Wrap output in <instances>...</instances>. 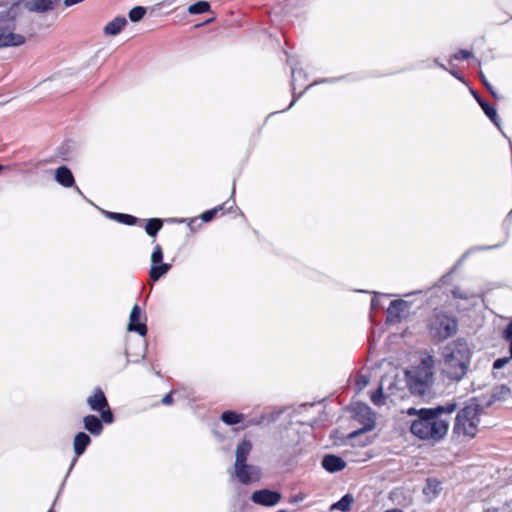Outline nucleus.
Wrapping results in <instances>:
<instances>
[{
  "label": "nucleus",
  "mask_w": 512,
  "mask_h": 512,
  "mask_svg": "<svg viewBox=\"0 0 512 512\" xmlns=\"http://www.w3.org/2000/svg\"><path fill=\"white\" fill-rule=\"evenodd\" d=\"M410 305L404 300H394L387 310V321L391 323L399 322L402 318L408 316Z\"/></svg>",
  "instance_id": "1a4fd4ad"
},
{
  "label": "nucleus",
  "mask_w": 512,
  "mask_h": 512,
  "mask_svg": "<svg viewBox=\"0 0 512 512\" xmlns=\"http://www.w3.org/2000/svg\"><path fill=\"white\" fill-rule=\"evenodd\" d=\"M162 225H163V223H162L161 219L152 218V219L148 220L145 230L149 236L154 237L158 233V231L162 228Z\"/></svg>",
  "instance_id": "4be33fe9"
},
{
  "label": "nucleus",
  "mask_w": 512,
  "mask_h": 512,
  "mask_svg": "<svg viewBox=\"0 0 512 512\" xmlns=\"http://www.w3.org/2000/svg\"><path fill=\"white\" fill-rule=\"evenodd\" d=\"M277 512H286L285 510H280V511H277Z\"/></svg>",
  "instance_id": "37998d69"
},
{
  "label": "nucleus",
  "mask_w": 512,
  "mask_h": 512,
  "mask_svg": "<svg viewBox=\"0 0 512 512\" xmlns=\"http://www.w3.org/2000/svg\"><path fill=\"white\" fill-rule=\"evenodd\" d=\"M478 100V103L480 104V106L482 107L484 113L487 115V117L493 122L495 123L496 125H498V122H497V112H496V109L494 107H492L491 105H489L488 103L480 100V99H477Z\"/></svg>",
  "instance_id": "393cba45"
},
{
  "label": "nucleus",
  "mask_w": 512,
  "mask_h": 512,
  "mask_svg": "<svg viewBox=\"0 0 512 512\" xmlns=\"http://www.w3.org/2000/svg\"><path fill=\"white\" fill-rule=\"evenodd\" d=\"M90 441V437L84 432H79L76 434L73 442L75 454L80 456L85 451Z\"/></svg>",
  "instance_id": "a211bd4d"
},
{
  "label": "nucleus",
  "mask_w": 512,
  "mask_h": 512,
  "mask_svg": "<svg viewBox=\"0 0 512 512\" xmlns=\"http://www.w3.org/2000/svg\"><path fill=\"white\" fill-rule=\"evenodd\" d=\"M48 512H54L53 510H49Z\"/></svg>",
  "instance_id": "a18cd8bd"
},
{
  "label": "nucleus",
  "mask_w": 512,
  "mask_h": 512,
  "mask_svg": "<svg viewBox=\"0 0 512 512\" xmlns=\"http://www.w3.org/2000/svg\"><path fill=\"white\" fill-rule=\"evenodd\" d=\"M503 337H504V339L506 341L509 342V345H510V347H509L510 358H512V320L510 321V323L508 324V326L504 330Z\"/></svg>",
  "instance_id": "c85d7f7f"
},
{
  "label": "nucleus",
  "mask_w": 512,
  "mask_h": 512,
  "mask_svg": "<svg viewBox=\"0 0 512 512\" xmlns=\"http://www.w3.org/2000/svg\"><path fill=\"white\" fill-rule=\"evenodd\" d=\"M107 215L111 219L117 220L118 222H121V223L127 224V225H133L137 221V219L134 216H131L128 214L108 212Z\"/></svg>",
  "instance_id": "5701e85b"
},
{
  "label": "nucleus",
  "mask_w": 512,
  "mask_h": 512,
  "mask_svg": "<svg viewBox=\"0 0 512 512\" xmlns=\"http://www.w3.org/2000/svg\"><path fill=\"white\" fill-rule=\"evenodd\" d=\"M87 403L93 411H98L101 413V419L103 422H113V414L101 389L95 390L94 394L87 398Z\"/></svg>",
  "instance_id": "423d86ee"
},
{
  "label": "nucleus",
  "mask_w": 512,
  "mask_h": 512,
  "mask_svg": "<svg viewBox=\"0 0 512 512\" xmlns=\"http://www.w3.org/2000/svg\"><path fill=\"white\" fill-rule=\"evenodd\" d=\"M252 449V444L248 440H243L240 442L236 449V461L235 466L242 465L246 463L247 457Z\"/></svg>",
  "instance_id": "dca6fc26"
},
{
  "label": "nucleus",
  "mask_w": 512,
  "mask_h": 512,
  "mask_svg": "<svg viewBox=\"0 0 512 512\" xmlns=\"http://www.w3.org/2000/svg\"><path fill=\"white\" fill-rule=\"evenodd\" d=\"M510 359H511L510 357H504V358L497 359L493 364V368L494 369L503 368L509 362Z\"/></svg>",
  "instance_id": "72a5a7b5"
},
{
  "label": "nucleus",
  "mask_w": 512,
  "mask_h": 512,
  "mask_svg": "<svg viewBox=\"0 0 512 512\" xmlns=\"http://www.w3.org/2000/svg\"><path fill=\"white\" fill-rule=\"evenodd\" d=\"M472 56V53L468 50H460L458 53L454 54L453 58L455 60H464L468 59Z\"/></svg>",
  "instance_id": "473e14b6"
},
{
  "label": "nucleus",
  "mask_w": 512,
  "mask_h": 512,
  "mask_svg": "<svg viewBox=\"0 0 512 512\" xmlns=\"http://www.w3.org/2000/svg\"><path fill=\"white\" fill-rule=\"evenodd\" d=\"M359 409H360V411L364 412L368 416L372 415L371 409L367 405H361L359 407ZM368 420H369L370 423L365 428V430H371L373 428V426H374V422H373L372 417H368Z\"/></svg>",
  "instance_id": "2f4dec72"
},
{
  "label": "nucleus",
  "mask_w": 512,
  "mask_h": 512,
  "mask_svg": "<svg viewBox=\"0 0 512 512\" xmlns=\"http://www.w3.org/2000/svg\"><path fill=\"white\" fill-rule=\"evenodd\" d=\"M322 466L329 472H336L345 468V462L338 456L326 455L322 460Z\"/></svg>",
  "instance_id": "2eb2a0df"
},
{
  "label": "nucleus",
  "mask_w": 512,
  "mask_h": 512,
  "mask_svg": "<svg viewBox=\"0 0 512 512\" xmlns=\"http://www.w3.org/2000/svg\"><path fill=\"white\" fill-rule=\"evenodd\" d=\"M295 101H296V99H294V100L291 102V104H290V106H289V107H291L292 105H294Z\"/></svg>",
  "instance_id": "a19ab883"
},
{
  "label": "nucleus",
  "mask_w": 512,
  "mask_h": 512,
  "mask_svg": "<svg viewBox=\"0 0 512 512\" xmlns=\"http://www.w3.org/2000/svg\"><path fill=\"white\" fill-rule=\"evenodd\" d=\"M386 512H403L399 509H390V510H387Z\"/></svg>",
  "instance_id": "58836bf2"
},
{
  "label": "nucleus",
  "mask_w": 512,
  "mask_h": 512,
  "mask_svg": "<svg viewBox=\"0 0 512 512\" xmlns=\"http://www.w3.org/2000/svg\"><path fill=\"white\" fill-rule=\"evenodd\" d=\"M481 78H482V80H483V82H484L485 86L487 87V89L492 93V95H493L494 97H496V93L493 91L492 86L487 82V80L485 79V77H484V75H483L482 73H481Z\"/></svg>",
  "instance_id": "c9c22d12"
},
{
  "label": "nucleus",
  "mask_w": 512,
  "mask_h": 512,
  "mask_svg": "<svg viewBox=\"0 0 512 512\" xmlns=\"http://www.w3.org/2000/svg\"><path fill=\"white\" fill-rule=\"evenodd\" d=\"M210 9V5L207 1H199L194 3L188 7V12L190 14H202L208 12Z\"/></svg>",
  "instance_id": "b1692460"
},
{
  "label": "nucleus",
  "mask_w": 512,
  "mask_h": 512,
  "mask_svg": "<svg viewBox=\"0 0 512 512\" xmlns=\"http://www.w3.org/2000/svg\"><path fill=\"white\" fill-rule=\"evenodd\" d=\"M371 401L375 404V405H382L383 404V391H382V387H379L376 391H374L372 394H371Z\"/></svg>",
  "instance_id": "c756f323"
},
{
  "label": "nucleus",
  "mask_w": 512,
  "mask_h": 512,
  "mask_svg": "<svg viewBox=\"0 0 512 512\" xmlns=\"http://www.w3.org/2000/svg\"><path fill=\"white\" fill-rule=\"evenodd\" d=\"M281 498L282 496L279 492L268 489L254 491L251 495L253 503L268 507L277 505Z\"/></svg>",
  "instance_id": "6e6552de"
},
{
  "label": "nucleus",
  "mask_w": 512,
  "mask_h": 512,
  "mask_svg": "<svg viewBox=\"0 0 512 512\" xmlns=\"http://www.w3.org/2000/svg\"><path fill=\"white\" fill-rule=\"evenodd\" d=\"M484 512H496V510H495V509H492V510H491V509H487V510H486V511H484Z\"/></svg>",
  "instance_id": "ea45409f"
},
{
  "label": "nucleus",
  "mask_w": 512,
  "mask_h": 512,
  "mask_svg": "<svg viewBox=\"0 0 512 512\" xmlns=\"http://www.w3.org/2000/svg\"><path fill=\"white\" fill-rule=\"evenodd\" d=\"M357 434V432H354L351 434V437H354Z\"/></svg>",
  "instance_id": "79ce46f5"
},
{
  "label": "nucleus",
  "mask_w": 512,
  "mask_h": 512,
  "mask_svg": "<svg viewBox=\"0 0 512 512\" xmlns=\"http://www.w3.org/2000/svg\"><path fill=\"white\" fill-rule=\"evenodd\" d=\"M434 358L427 355L418 366L406 371L407 384L414 394L423 395L433 382Z\"/></svg>",
  "instance_id": "20e7f679"
},
{
  "label": "nucleus",
  "mask_w": 512,
  "mask_h": 512,
  "mask_svg": "<svg viewBox=\"0 0 512 512\" xmlns=\"http://www.w3.org/2000/svg\"><path fill=\"white\" fill-rule=\"evenodd\" d=\"M369 383V380L367 377L365 376H361L359 378V380L357 381V386L359 388V390H362L363 388H365Z\"/></svg>",
  "instance_id": "f704fd0d"
},
{
  "label": "nucleus",
  "mask_w": 512,
  "mask_h": 512,
  "mask_svg": "<svg viewBox=\"0 0 512 512\" xmlns=\"http://www.w3.org/2000/svg\"><path fill=\"white\" fill-rule=\"evenodd\" d=\"M471 350L468 344L458 339L443 347L441 371L452 381H460L467 374L471 363Z\"/></svg>",
  "instance_id": "f03ea898"
},
{
  "label": "nucleus",
  "mask_w": 512,
  "mask_h": 512,
  "mask_svg": "<svg viewBox=\"0 0 512 512\" xmlns=\"http://www.w3.org/2000/svg\"><path fill=\"white\" fill-rule=\"evenodd\" d=\"M25 43V37L15 33L14 24H7L0 27V48L15 47Z\"/></svg>",
  "instance_id": "0eeeda50"
},
{
  "label": "nucleus",
  "mask_w": 512,
  "mask_h": 512,
  "mask_svg": "<svg viewBox=\"0 0 512 512\" xmlns=\"http://www.w3.org/2000/svg\"><path fill=\"white\" fill-rule=\"evenodd\" d=\"M127 25V19L124 16H117L109 21L103 28V32L107 36L118 35Z\"/></svg>",
  "instance_id": "f8f14e48"
},
{
  "label": "nucleus",
  "mask_w": 512,
  "mask_h": 512,
  "mask_svg": "<svg viewBox=\"0 0 512 512\" xmlns=\"http://www.w3.org/2000/svg\"><path fill=\"white\" fill-rule=\"evenodd\" d=\"M263 419H264V416H261V418H260V419H258V420H251V421L249 422V424H252V425H259V424H261V423H262Z\"/></svg>",
  "instance_id": "4c0bfd02"
},
{
  "label": "nucleus",
  "mask_w": 512,
  "mask_h": 512,
  "mask_svg": "<svg viewBox=\"0 0 512 512\" xmlns=\"http://www.w3.org/2000/svg\"><path fill=\"white\" fill-rule=\"evenodd\" d=\"M457 328L456 319L443 313L434 314L429 324L431 336L438 341L445 340L456 334Z\"/></svg>",
  "instance_id": "39448f33"
},
{
  "label": "nucleus",
  "mask_w": 512,
  "mask_h": 512,
  "mask_svg": "<svg viewBox=\"0 0 512 512\" xmlns=\"http://www.w3.org/2000/svg\"><path fill=\"white\" fill-rule=\"evenodd\" d=\"M243 418V414L234 411H225L221 415V420L227 425L238 424L243 420Z\"/></svg>",
  "instance_id": "412c9836"
},
{
  "label": "nucleus",
  "mask_w": 512,
  "mask_h": 512,
  "mask_svg": "<svg viewBox=\"0 0 512 512\" xmlns=\"http://www.w3.org/2000/svg\"><path fill=\"white\" fill-rule=\"evenodd\" d=\"M24 7L31 12L43 13L54 9L51 0H26L23 1Z\"/></svg>",
  "instance_id": "ddd939ff"
},
{
  "label": "nucleus",
  "mask_w": 512,
  "mask_h": 512,
  "mask_svg": "<svg viewBox=\"0 0 512 512\" xmlns=\"http://www.w3.org/2000/svg\"><path fill=\"white\" fill-rule=\"evenodd\" d=\"M145 14L146 10L144 7L136 6L129 11V18L132 22H138L144 17Z\"/></svg>",
  "instance_id": "a878e982"
},
{
  "label": "nucleus",
  "mask_w": 512,
  "mask_h": 512,
  "mask_svg": "<svg viewBox=\"0 0 512 512\" xmlns=\"http://www.w3.org/2000/svg\"><path fill=\"white\" fill-rule=\"evenodd\" d=\"M235 474L238 480L244 484L260 479L259 469L246 463L235 466Z\"/></svg>",
  "instance_id": "9d476101"
},
{
  "label": "nucleus",
  "mask_w": 512,
  "mask_h": 512,
  "mask_svg": "<svg viewBox=\"0 0 512 512\" xmlns=\"http://www.w3.org/2000/svg\"><path fill=\"white\" fill-rule=\"evenodd\" d=\"M481 407L475 401H470L463 407L455 418L454 435L461 440H469L476 436L480 423Z\"/></svg>",
  "instance_id": "7ed1b4c3"
},
{
  "label": "nucleus",
  "mask_w": 512,
  "mask_h": 512,
  "mask_svg": "<svg viewBox=\"0 0 512 512\" xmlns=\"http://www.w3.org/2000/svg\"><path fill=\"white\" fill-rule=\"evenodd\" d=\"M2 170V166L0 165V171Z\"/></svg>",
  "instance_id": "c03bdc74"
},
{
  "label": "nucleus",
  "mask_w": 512,
  "mask_h": 512,
  "mask_svg": "<svg viewBox=\"0 0 512 512\" xmlns=\"http://www.w3.org/2000/svg\"><path fill=\"white\" fill-rule=\"evenodd\" d=\"M55 179L64 187H72L75 182L72 172L66 166H61L56 169Z\"/></svg>",
  "instance_id": "4468645a"
},
{
  "label": "nucleus",
  "mask_w": 512,
  "mask_h": 512,
  "mask_svg": "<svg viewBox=\"0 0 512 512\" xmlns=\"http://www.w3.org/2000/svg\"><path fill=\"white\" fill-rule=\"evenodd\" d=\"M455 409L452 405L447 409V414L444 416L443 407L434 409H420L409 408L407 414L416 416V419L411 422V433L421 440H429L432 442H439L448 433L450 425L449 414Z\"/></svg>",
  "instance_id": "f257e3e1"
},
{
  "label": "nucleus",
  "mask_w": 512,
  "mask_h": 512,
  "mask_svg": "<svg viewBox=\"0 0 512 512\" xmlns=\"http://www.w3.org/2000/svg\"><path fill=\"white\" fill-rule=\"evenodd\" d=\"M453 296L455 298H461V299H466V300H471V299L475 298L474 294L464 291L461 288H455L453 290Z\"/></svg>",
  "instance_id": "cd10ccee"
},
{
  "label": "nucleus",
  "mask_w": 512,
  "mask_h": 512,
  "mask_svg": "<svg viewBox=\"0 0 512 512\" xmlns=\"http://www.w3.org/2000/svg\"><path fill=\"white\" fill-rule=\"evenodd\" d=\"M163 259V251L159 244H156L154 247V251L151 255V262L152 265L154 264H160Z\"/></svg>",
  "instance_id": "bb28decb"
},
{
  "label": "nucleus",
  "mask_w": 512,
  "mask_h": 512,
  "mask_svg": "<svg viewBox=\"0 0 512 512\" xmlns=\"http://www.w3.org/2000/svg\"><path fill=\"white\" fill-rule=\"evenodd\" d=\"M170 268L171 265L167 263H161L160 265L153 264L150 269V278L153 281H157L160 277L165 275L170 270Z\"/></svg>",
  "instance_id": "6ab92c4d"
},
{
  "label": "nucleus",
  "mask_w": 512,
  "mask_h": 512,
  "mask_svg": "<svg viewBox=\"0 0 512 512\" xmlns=\"http://www.w3.org/2000/svg\"><path fill=\"white\" fill-rule=\"evenodd\" d=\"M172 401H173V399H172V394H171V393H169V394L165 395V396L163 397V399H162V403H163L164 405H169V404H171V403H172Z\"/></svg>",
  "instance_id": "e433bc0d"
},
{
  "label": "nucleus",
  "mask_w": 512,
  "mask_h": 512,
  "mask_svg": "<svg viewBox=\"0 0 512 512\" xmlns=\"http://www.w3.org/2000/svg\"><path fill=\"white\" fill-rule=\"evenodd\" d=\"M127 329L128 331L137 332L141 336L147 334V326L141 321V309L138 305H134L131 310Z\"/></svg>",
  "instance_id": "9b49d317"
},
{
  "label": "nucleus",
  "mask_w": 512,
  "mask_h": 512,
  "mask_svg": "<svg viewBox=\"0 0 512 512\" xmlns=\"http://www.w3.org/2000/svg\"><path fill=\"white\" fill-rule=\"evenodd\" d=\"M354 502V497L351 494L344 495L338 502L334 503L331 509L340 510L342 512L349 511Z\"/></svg>",
  "instance_id": "aec40b11"
},
{
  "label": "nucleus",
  "mask_w": 512,
  "mask_h": 512,
  "mask_svg": "<svg viewBox=\"0 0 512 512\" xmlns=\"http://www.w3.org/2000/svg\"><path fill=\"white\" fill-rule=\"evenodd\" d=\"M83 423L85 429L93 435H99L103 430L101 421L94 415L85 416Z\"/></svg>",
  "instance_id": "f3484780"
},
{
  "label": "nucleus",
  "mask_w": 512,
  "mask_h": 512,
  "mask_svg": "<svg viewBox=\"0 0 512 512\" xmlns=\"http://www.w3.org/2000/svg\"><path fill=\"white\" fill-rule=\"evenodd\" d=\"M221 209H222V207H218V208H214V209L208 210V211L204 212L201 215V219L204 222H209V221H211L213 219V217L216 215V213L218 211H220Z\"/></svg>",
  "instance_id": "7c9ffc66"
}]
</instances>
